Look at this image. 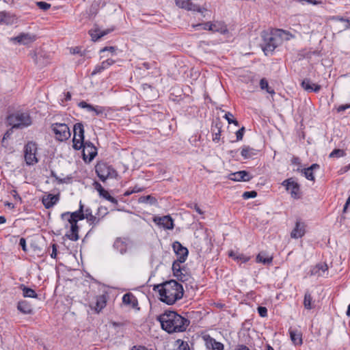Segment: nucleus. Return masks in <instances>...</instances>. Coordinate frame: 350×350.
<instances>
[{
    "mask_svg": "<svg viewBox=\"0 0 350 350\" xmlns=\"http://www.w3.org/2000/svg\"><path fill=\"white\" fill-rule=\"evenodd\" d=\"M139 202L142 203H153L155 202V198L152 197L151 196H142L139 199Z\"/></svg>",
    "mask_w": 350,
    "mask_h": 350,
    "instance_id": "nucleus-45",
    "label": "nucleus"
},
{
    "mask_svg": "<svg viewBox=\"0 0 350 350\" xmlns=\"http://www.w3.org/2000/svg\"><path fill=\"white\" fill-rule=\"evenodd\" d=\"M193 208L198 213H199L200 215L203 214V211L200 208V207L198 206V204H195L193 206Z\"/></svg>",
    "mask_w": 350,
    "mask_h": 350,
    "instance_id": "nucleus-64",
    "label": "nucleus"
},
{
    "mask_svg": "<svg viewBox=\"0 0 350 350\" xmlns=\"http://www.w3.org/2000/svg\"><path fill=\"white\" fill-rule=\"evenodd\" d=\"M345 154V152L342 150L341 149H334L330 154H329V157L330 158H334V157H336V158H340L342 156H344Z\"/></svg>",
    "mask_w": 350,
    "mask_h": 350,
    "instance_id": "nucleus-44",
    "label": "nucleus"
},
{
    "mask_svg": "<svg viewBox=\"0 0 350 350\" xmlns=\"http://www.w3.org/2000/svg\"><path fill=\"white\" fill-rule=\"evenodd\" d=\"M312 297L309 292H306L304 299V305L306 309L310 310L312 306Z\"/></svg>",
    "mask_w": 350,
    "mask_h": 350,
    "instance_id": "nucleus-41",
    "label": "nucleus"
},
{
    "mask_svg": "<svg viewBox=\"0 0 350 350\" xmlns=\"http://www.w3.org/2000/svg\"><path fill=\"white\" fill-rule=\"evenodd\" d=\"M257 196V193L255 191H245L243 193V198L245 200L249 198H256Z\"/></svg>",
    "mask_w": 350,
    "mask_h": 350,
    "instance_id": "nucleus-47",
    "label": "nucleus"
},
{
    "mask_svg": "<svg viewBox=\"0 0 350 350\" xmlns=\"http://www.w3.org/2000/svg\"><path fill=\"white\" fill-rule=\"evenodd\" d=\"M210 25H212V23L211 22H206V23H203V24H198L195 27H202L203 29L210 31V27H209Z\"/></svg>",
    "mask_w": 350,
    "mask_h": 350,
    "instance_id": "nucleus-52",
    "label": "nucleus"
},
{
    "mask_svg": "<svg viewBox=\"0 0 350 350\" xmlns=\"http://www.w3.org/2000/svg\"><path fill=\"white\" fill-rule=\"evenodd\" d=\"M328 269V267L325 263H319L313 267L311 270V275H321L323 273Z\"/></svg>",
    "mask_w": 350,
    "mask_h": 350,
    "instance_id": "nucleus-36",
    "label": "nucleus"
},
{
    "mask_svg": "<svg viewBox=\"0 0 350 350\" xmlns=\"http://www.w3.org/2000/svg\"><path fill=\"white\" fill-rule=\"evenodd\" d=\"M161 328L168 334L183 332L190 324V321L176 312L166 310L157 317Z\"/></svg>",
    "mask_w": 350,
    "mask_h": 350,
    "instance_id": "nucleus-1",
    "label": "nucleus"
},
{
    "mask_svg": "<svg viewBox=\"0 0 350 350\" xmlns=\"http://www.w3.org/2000/svg\"><path fill=\"white\" fill-rule=\"evenodd\" d=\"M289 334L291 340L295 345H301L303 342L302 334L301 332L297 329H289Z\"/></svg>",
    "mask_w": 350,
    "mask_h": 350,
    "instance_id": "nucleus-30",
    "label": "nucleus"
},
{
    "mask_svg": "<svg viewBox=\"0 0 350 350\" xmlns=\"http://www.w3.org/2000/svg\"><path fill=\"white\" fill-rule=\"evenodd\" d=\"M122 302L124 305L136 308L138 306V301L136 297L131 293H127L122 297Z\"/></svg>",
    "mask_w": 350,
    "mask_h": 350,
    "instance_id": "nucleus-24",
    "label": "nucleus"
},
{
    "mask_svg": "<svg viewBox=\"0 0 350 350\" xmlns=\"http://www.w3.org/2000/svg\"><path fill=\"white\" fill-rule=\"evenodd\" d=\"M95 171L99 179L105 182L108 178H114L118 176L116 170L105 162H99L95 166Z\"/></svg>",
    "mask_w": 350,
    "mask_h": 350,
    "instance_id": "nucleus-4",
    "label": "nucleus"
},
{
    "mask_svg": "<svg viewBox=\"0 0 350 350\" xmlns=\"http://www.w3.org/2000/svg\"><path fill=\"white\" fill-rule=\"evenodd\" d=\"M178 350H189L188 344L187 342H182Z\"/></svg>",
    "mask_w": 350,
    "mask_h": 350,
    "instance_id": "nucleus-61",
    "label": "nucleus"
},
{
    "mask_svg": "<svg viewBox=\"0 0 350 350\" xmlns=\"http://www.w3.org/2000/svg\"><path fill=\"white\" fill-rule=\"evenodd\" d=\"M59 200V194L53 195V194H46L42 196V202L44 206L49 209L53 207L55 204L57 203Z\"/></svg>",
    "mask_w": 350,
    "mask_h": 350,
    "instance_id": "nucleus-20",
    "label": "nucleus"
},
{
    "mask_svg": "<svg viewBox=\"0 0 350 350\" xmlns=\"http://www.w3.org/2000/svg\"><path fill=\"white\" fill-rule=\"evenodd\" d=\"M154 222L159 226L165 229L171 230L174 228V221L172 217L169 215L163 217H155L153 219Z\"/></svg>",
    "mask_w": 350,
    "mask_h": 350,
    "instance_id": "nucleus-17",
    "label": "nucleus"
},
{
    "mask_svg": "<svg viewBox=\"0 0 350 350\" xmlns=\"http://www.w3.org/2000/svg\"><path fill=\"white\" fill-rule=\"evenodd\" d=\"M332 20L335 21H340L344 23V29H347L350 28V18H345L338 16L332 17Z\"/></svg>",
    "mask_w": 350,
    "mask_h": 350,
    "instance_id": "nucleus-42",
    "label": "nucleus"
},
{
    "mask_svg": "<svg viewBox=\"0 0 350 350\" xmlns=\"http://www.w3.org/2000/svg\"><path fill=\"white\" fill-rule=\"evenodd\" d=\"M230 256L232 257L234 259L241 261L242 262H246L250 260V257L245 256L244 254H236L233 252H230Z\"/></svg>",
    "mask_w": 350,
    "mask_h": 350,
    "instance_id": "nucleus-43",
    "label": "nucleus"
},
{
    "mask_svg": "<svg viewBox=\"0 0 350 350\" xmlns=\"http://www.w3.org/2000/svg\"><path fill=\"white\" fill-rule=\"evenodd\" d=\"M23 291V295L25 297L36 298L38 297L37 293L32 288L26 287L24 285L21 286Z\"/></svg>",
    "mask_w": 350,
    "mask_h": 350,
    "instance_id": "nucleus-38",
    "label": "nucleus"
},
{
    "mask_svg": "<svg viewBox=\"0 0 350 350\" xmlns=\"http://www.w3.org/2000/svg\"><path fill=\"white\" fill-rule=\"evenodd\" d=\"M115 62H116L115 60H113L111 58H107L106 60H104L103 62H102L100 64L96 65L91 75L92 76H94L98 73L102 72L105 70L109 68Z\"/></svg>",
    "mask_w": 350,
    "mask_h": 350,
    "instance_id": "nucleus-23",
    "label": "nucleus"
},
{
    "mask_svg": "<svg viewBox=\"0 0 350 350\" xmlns=\"http://www.w3.org/2000/svg\"><path fill=\"white\" fill-rule=\"evenodd\" d=\"M83 160L87 162L92 161L96 157L97 152L96 147L90 142H83Z\"/></svg>",
    "mask_w": 350,
    "mask_h": 350,
    "instance_id": "nucleus-11",
    "label": "nucleus"
},
{
    "mask_svg": "<svg viewBox=\"0 0 350 350\" xmlns=\"http://www.w3.org/2000/svg\"><path fill=\"white\" fill-rule=\"evenodd\" d=\"M74 137L72 139L73 148L75 150H80L83 146L84 142V128L81 122L76 123L73 128Z\"/></svg>",
    "mask_w": 350,
    "mask_h": 350,
    "instance_id": "nucleus-8",
    "label": "nucleus"
},
{
    "mask_svg": "<svg viewBox=\"0 0 350 350\" xmlns=\"http://www.w3.org/2000/svg\"><path fill=\"white\" fill-rule=\"evenodd\" d=\"M244 132L245 128L243 126L236 132V137L237 141L241 140L243 139Z\"/></svg>",
    "mask_w": 350,
    "mask_h": 350,
    "instance_id": "nucleus-50",
    "label": "nucleus"
},
{
    "mask_svg": "<svg viewBox=\"0 0 350 350\" xmlns=\"http://www.w3.org/2000/svg\"><path fill=\"white\" fill-rule=\"evenodd\" d=\"M291 163L293 165H297L298 167L296 170V171L299 172L300 167H301V161H300L299 158L297 157H293V158L291 159Z\"/></svg>",
    "mask_w": 350,
    "mask_h": 350,
    "instance_id": "nucleus-48",
    "label": "nucleus"
},
{
    "mask_svg": "<svg viewBox=\"0 0 350 350\" xmlns=\"http://www.w3.org/2000/svg\"><path fill=\"white\" fill-rule=\"evenodd\" d=\"M52 251L50 254V256L52 258H56L57 257V245L55 243L52 244L51 245Z\"/></svg>",
    "mask_w": 350,
    "mask_h": 350,
    "instance_id": "nucleus-54",
    "label": "nucleus"
},
{
    "mask_svg": "<svg viewBox=\"0 0 350 350\" xmlns=\"http://www.w3.org/2000/svg\"><path fill=\"white\" fill-rule=\"evenodd\" d=\"M233 117H234L233 115L230 112H227L224 116V118H226V120L228 121V122L229 124H231L230 120H232V119H234Z\"/></svg>",
    "mask_w": 350,
    "mask_h": 350,
    "instance_id": "nucleus-60",
    "label": "nucleus"
},
{
    "mask_svg": "<svg viewBox=\"0 0 350 350\" xmlns=\"http://www.w3.org/2000/svg\"><path fill=\"white\" fill-rule=\"evenodd\" d=\"M175 3L178 8L188 11L202 12L200 5L193 3L191 0H175Z\"/></svg>",
    "mask_w": 350,
    "mask_h": 350,
    "instance_id": "nucleus-13",
    "label": "nucleus"
},
{
    "mask_svg": "<svg viewBox=\"0 0 350 350\" xmlns=\"http://www.w3.org/2000/svg\"><path fill=\"white\" fill-rule=\"evenodd\" d=\"M7 120L9 125L14 129H23L30 126L32 123L28 113L20 111L10 115Z\"/></svg>",
    "mask_w": 350,
    "mask_h": 350,
    "instance_id": "nucleus-3",
    "label": "nucleus"
},
{
    "mask_svg": "<svg viewBox=\"0 0 350 350\" xmlns=\"http://www.w3.org/2000/svg\"><path fill=\"white\" fill-rule=\"evenodd\" d=\"M260 87L261 90H266L267 92H268L270 94H275L274 90L269 86L268 81L265 78H262L260 79Z\"/></svg>",
    "mask_w": 350,
    "mask_h": 350,
    "instance_id": "nucleus-40",
    "label": "nucleus"
},
{
    "mask_svg": "<svg viewBox=\"0 0 350 350\" xmlns=\"http://www.w3.org/2000/svg\"><path fill=\"white\" fill-rule=\"evenodd\" d=\"M157 289L160 300L167 305H172L180 299L184 293L183 286L175 280H170L155 286L154 290Z\"/></svg>",
    "mask_w": 350,
    "mask_h": 350,
    "instance_id": "nucleus-2",
    "label": "nucleus"
},
{
    "mask_svg": "<svg viewBox=\"0 0 350 350\" xmlns=\"http://www.w3.org/2000/svg\"><path fill=\"white\" fill-rule=\"evenodd\" d=\"M173 249L180 262H185L188 256V250L183 247L178 241L173 243Z\"/></svg>",
    "mask_w": 350,
    "mask_h": 350,
    "instance_id": "nucleus-15",
    "label": "nucleus"
},
{
    "mask_svg": "<svg viewBox=\"0 0 350 350\" xmlns=\"http://www.w3.org/2000/svg\"><path fill=\"white\" fill-rule=\"evenodd\" d=\"M183 262H184L178 261V259L177 258V260H175L172 264V271L174 276L183 282L187 280L189 277L187 275L183 273V272L185 270L182 269L180 264Z\"/></svg>",
    "mask_w": 350,
    "mask_h": 350,
    "instance_id": "nucleus-19",
    "label": "nucleus"
},
{
    "mask_svg": "<svg viewBox=\"0 0 350 350\" xmlns=\"http://www.w3.org/2000/svg\"><path fill=\"white\" fill-rule=\"evenodd\" d=\"M106 200L109 201L114 205H118V200L115 198L112 197L111 195L107 196Z\"/></svg>",
    "mask_w": 350,
    "mask_h": 350,
    "instance_id": "nucleus-57",
    "label": "nucleus"
},
{
    "mask_svg": "<svg viewBox=\"0 0 350 350\" xmlns=\"http://www.w3.org/2000/svg\"><path fill=\"white\" fill-rule=\"evenodd\" d=\"M205 346L208 350H224V346L221 342L216 341V340L209 335L203 337Z\"/></svg>",
    "mask_w": 350,
    "mask_h": 350,
    "instance_id": "nucleus-18",
    "label": "nucleus"
},
{
    "mask_svg": "<svg viewBox=\"0 0 350 350\" xmlns=\"http://www.w3.org/2000/svg\"><path fill=\"white\" fill-rule=\"evenodd\" d=\"M281 185L289 192L292 198L298 200L301 198L300 185L293 178L284 180Z\"/></svg>",
    "mask_w": 350,
    "mask_h": 350,
    "instance_id": "nucleus-6",
    "label": "nucleus"
},
{
    "mask_svg": "<svg viewBox=\"0 0 350 350\" xmlns=\"http://www.w3.org/2000/svg\"><path fill=\"white\" fill-rule=\"evenodd\" d=\"M61 217L64 220H67L68 223H77L79 220L84 219V211L83 205L81 202L79 203V208L78 211L72 213H64L62 214Z\"/></svg>",
    "mask_w": 350,
    "mask_h": 350,
    "instance_id": "nucleus-10",
    "label": "nucleus"
},
{
    "mask_svg": "<svg viewBox=\"0 0 350 350\" xmlns=\"http://www.w3.org/2000/svg\"><path fill=\"white\" fill-rule=\"evenodd\" d=\"M106 200L109 201L114 205H118V200L115 198L112 197L111 195L107 196Z\"/></svg>",
    "mask_w": 350,
    "mask_h": 350,
    "instance_id": "nucleus-58",
    "label": "nucleus"
},
{
    "mask_svg": "<svg viewBox=\"0 0 350 350\" xmlns=\"http://www.w3.org/2000/svg\"><path fill=\"white\" fill-rule=\"evenodd\" d=\"M301 85L302 88L308 92H319L321 89L320 85L312 83L309 79H304Z\"/></svg>",
    "mask_w": 350,
    "mask_h": 350,
    "instance_id": "nucleus-21",
    "label": "nucleus"
},
{
    "mask_svg": "<svg viewBox=\"0 0 350 350\" xmlns=\"http://www.w3.org/2000/svg\"><path fill=\"white\" fill-rule=\"evenodd\" d=\"M51 129L56 139L59 141H65L71 135L69 127L64 123H53L51 125Z\"/></svg>",
    "mask_w": 350,
    "mask_h": 350,
    "instance_id": "nucleus-7",
    "label": "nucleus"
},
{
    "mask_svg": "<svg viewBox=\"0 0 350 350\" xmlns=\"http://www.w3.org/2000/svg\"><path fill=\"white\" fill-rule=\"evenodd\" d=\"M111 31V30H110V29L102 31V30L96 29L94 30H90V34L92 37V40L95 42V41H97L100 38H102L103 36L108 34Z\"/></svg>",
    "mask_w": 350,
    "mask_h": 350,
    "instance_id": "nucleus-35",
    "label": "nucleus"
},
{
    "mask_svg": "<svg viewBox=\"0 0 350 350\" xmlns=\"http://www.w3.org/2000/svg\"><path fill=\"white\" fill-rule=\"evenodd\" d=\"M107 296L100 295L95 297V301L91 303L90 306L96 312L99 313L107 305Z\"/></svg>",
    "mask_w": 350,
    "mask_h": 350,
    "instance_id": "nucleus-16",
    "label": "nucleus"
},
{
    "mask_svg": "<svg viewBox=\"0 0 350 350\" xmlns=\"http://www.w3.org/2000/svg\"><path fill=\"white\" fill-rule=\"evenodd\" d=\"M258 312L260 317H265L267 316V309L263 306H259L258 308Z\"/></svg>",
    "mask_w": 350,
    "mask_h": 350,
    "instance_id": "nucleus-49",
    "label": "nucleus"
},
{
    "mask_svg": "<svg viewBox=\"0 0 350 350\" xmlns=\"http://www.w3.org/2000/svg\"><path fill=\"white\" fill-rule=\"evenodd\" d=\"M78 106L81 109H85L88 111L92 112V116H100L105 113V109L101 106H94L87 103L85 101H81L78 103Z\"/></svg>",
    "mask_w": 350,
    "mask_h": 350,
    "instance_id": "nucleus-14",
    "label": "nucleus"
},
{
    "mask_svg": "<svg viewBox=\"0 0 350 350\" xmlns=\"http://www.w3.org/2000/svg\"><path fill=\"white\" fill-rule=\"evenodd\" d=\"M241 154L244 159H250L256 154V150L249 146H244L241 150Z\"/></svg>",
    "mask_w": 350,
    "mask_h": 350,
    "instance_id": "nucleus-37",
    "label": "nucleus"
},
{
    "mask_svg": "<svg viewBox=\"0 0 350 350\" xmlns=\"http://www.w3.org/2000/svg\"><path fill=\"white\" fill-rule=\"evenodd\" d=\"M36 5L40 9L44 11L48 10L51 6L50 3L44 1H38L36 2Z\"/></svg>",
    "mask_w": 350,
    "mask_h": 350,
    "instance_id": "nucleus-46",
    "label": "nucleus"
},
{
    "mask_svg": "<svg viewBox=\"0 0 350 350\" xmlns=\"http://www.w3.org/2000/svg\"><path fill=\"white\" fill-rule=\"evenodd\" d=\"M262 37V49L267 55L269 53H272L275 50V49L278 45H280V42L277 36H275V33L272 34L267 32H264Z\"/></svg>",
    "mask_w": 350,
    "mask_h": 350,
    "instance_id": "nucleus-5",
    "label": "nucleus"
},
{
    "mask_svg": "<svg viewBox=\"0 0 350 350\" xmlns=\"http://www.w3.org/2000/svg\"><path fill=\"white\" fill-rule=\"evenodd\" d=\"M348 109H350V104L342 105L337 108V111L341 112Z\"/></svg>",
    "mask_w": 350,
    "mask_h": 350,
    "instance_id": "nucleus-56",
    "label": "nucleus"
},
{
    "mask_svg": "<svg viewBox=\"0 0 350 350\" xmlns=\"http://www.w3.org/2000/svg\"><path fill=\"white\" fill-rule=\"evenodd\" d=\"M14 16L5 11L0 12V25H12L14 22Z\"/></svg>",
    "mask_w": 350,
    "mask_h": 350,
    "instance_id": "nucleus-31",
    "label": "nucleus"
},
{
    "mask_svg": "<svg viewBox=\"0 0 350 350\" xmlns=\"http://www.w3.org/2000/svg\"><path fill=\"white\" fill-rule=\"evenodd\" d=\"M305 234V226L304 224L297 221L295 226L291 233L293 239H298L302 237Z\"/></svg>",
    "mask_w": 350,
    "mask_h": 350,
    "instance_id": "nucleus-26",
    "label": "nucleus"
},
{
    "mask_svg": "<svg viewBox=\"0 0 350 350\" xmlns=\"http://www.w3.org/2000/svg\"><path fill=\"white\" fill-rule=\"evenodd\" d=\"M70 224V230L68 233L66 234V236L70 240L72 241H77L79 239V227L77 223H69Z\"/></svg>",
    "mask_w": 350,
    "mask_h": 350,
    "instance_id": "nucleus-33",
    "label": "nucleus"
},
{
    "mask_svg": "<svg viewBox=\"0 0 350 350\" xmlns=\"http://www.w3.org/2000/svg\"><path fill=\"white\" fill-rule=\"evenodd\" d=\"M210 31L213 32H218L221 34H226L228 32L227 26L224 22L215 21L212 23V25L209 26Z\"/></svg>",
    "mask_w": 350,
    "mask_h": 350,
    "instance_id": "nucleus-25",
    "label": "nucleus"
},
{
    "mask_svg": "<svg viewBox=\"0 0 350 350\" xmlns=\"http://www.w3.org/2000/svg\"><path fill=\"white\" fill-rule=\"evenodd\" d=\"M36 40V36L29 33H21L16 37L12 38V42L20 44L27 45L33 42Z\"/></svg>",
    "mask_w": 350,
    "mask_h": 350,
    "instance_id": "nucleus-12",
    "label": "nucleus"
},
{
    "mask_svg": "<svg viewBox=\"0 0 350 350\" xmlns=\"http://www.w3.org/2000/svg\"><path fill=\"white\" fill-rule=\"evenodd\" d=\"M18 310L23 314H31L33 312L32 306L27 301H20L17 306Z\"/></svg>",
    "mask_w": 350,
    "mask_h": 350,
    "instance_id": "nucleus-32",
    "label": "nucleus"
},
{
    "mask_svg": "<svg viewBox=\"0 0 350 350\" xmlns=\"http://www.w3.org/2000/svg\"><path fill=\"white\" fill-rule=\"evenodd\" d=\"M319 165L317 163H314V164L311 165L308 168H304L303 170H300L299 172H301V174H304V176L306 177V178H307L309 180L314 181V176L313 174V171L317 169H319Z\"/></svg>",
    "mask_w": 350,
    "mask_h": 350,
    "instance_id": "nucleus-29",
    "label": "nucleus"
},
{
    "mask_svg": "<svg viewBox=\"0 0 350 350\" xmlns=\"http://www.w3.org/2000/svg\"><path fill=\"white\" fill-rule=\"evenodd\" d=\"M84 219H86L90 225L95 226L100 222V218L93 215L90 208L84 211Z\"/></svg>",
    "mask_w": 350,
    "mask_h": 350,
    "instance_id": "nucleus-34",
    "label": "nucleus"
},
{
    "mask_svg": "<svg viewBox=\"0 0 350 350\" xmlns=\"http://www.w3.org/2000/svg\"><path fill=\"white\" fill-rule=\"evenodd\" d=\"M299 1L301 2L302 4H304V2H307L308 3H310L312 5H319L322 3L321 1L317 0H299Z\"/></svg>",
    "mask_w": 350,
    "mask_h": 350,
    "instance_id": "nucleus-53",
    "label": "nucleus"
},
{
    "mask_svg": "<svg viewBox=\"0 0 350 350\" xmlns=\"http://www.w3.org/2000/svg\"><path fill=\"white\" fill-rule=\"evenodd\" d=\"M229 178L234 181H250L252 176L245 170L239 171L234 173H232L229 176Z\"/></svg>",
    "mask_w": 350,
    "mask_h": 350,
    "instance_id": "nucleus-22",
    "label": "nucleus"
},
{
    "mask_svg": "<svg viewBox=\"0 0 350 350\" xmlns=\"http://www.w3.org/2000/svg\"><path fill=\"white\" fill-rule=\"evenodd\" d=\"M19 245L21 246L23 251L27 250L26 247V241L24 238H21L19 241Z\"/></svg>",
    "mask_w": 350,
    "mask_h": 350,
    "instance_id": "nucleus-59",
    "label": "nucleus"
},
{
    "mask_svg": "<svg viewBox=\"0 0 350 350\" xmlns=\"http://www.w3.org/2000/svg\"><path fill=\"white\" fill-rule=\"evenodd\" d=\"M94 187L99 194L104 192L105 189L99 183L95 182Z\"/></svg>",
    "mask_w": 350,
    "mask_h": 350,
    "instance_id": "nucleus-55",
    "label": "nucleus"
},
{
    "mask_svg": "<svg viewBox=\"0 0 350 350\" xmlns=\"http://www.w3.org/2000/svg\"><path fill=\"white\" fill-rule=\"evenodd\" d=\"M142 189H138V190H127L126 191H125V192H124V196H129L131 195L132 193H137V192L142 191Z\"/></svg>",
    "mask_w": 350,
    "mask_h": 350,
    "instance_id": "nucleus-62",
    "label": "nucleus"
},
{
    "mask_svg": "<svg viewBox=\"0 0 350 350\" xmlns=\"http://www.w3.org/2000/svg\"><path fill=\"white\" fill-rule=\"evenodd\" d=\"M37 145L36 143L29 142L25 146V160L28 165H33L38 162L36 157Z\"/></svg>",
    "mask_w": 350,
    "mask_h": 350,
    "instance_id": "nucleus-9",
    "label": "nucleus"
},
{
    "mask_svg": "<svg viewBox=\"0 0 350 350\" xmlns=\"http://www.w3.org/2000/svg\"><path fill=\"white\" fill-rule=\"evenodd\" d=\"M275 35L278 38L280 44L283 40L288 41L294 38V36L291 32L281 29H276Z\"/></svg>",
    "mask_w": 350,
    "mask_h": 350,
    "instance_id": "nucleus-28",
    "label": "nucleus"
},
{
    "mask_svg": "<svg viewBox=\"0 0 350 350\" xmlns=\"http://www.w3.org/2000/svg\"><path fill=\"white\" fill-rule=\"evenodd\" d=\"M113 247L118 252H119L121 254H124L126 252L128 248L127 241L121 238H118L116 239L113 243Z\"/></svg>",
    "mask_w": 350,
    "mask_h": 350,
    "instance_id": "nucleus-27",
    "label": "nucleus"
},
{
    "mask_svg": "<svg viewBox=\"0 0 350 350\" xmlns=\"http://www.w3.org/2000/svg\"><path fill=\"white\" fill-rule=\"evenodd\" d=\"M273 258L268 256L264 252H260L256 256V262H262L263 264H269L272 262Z\"/></svg>",
    "mask_w": 350,
    "mask_h": 350,
    "instance_id": "nucleus-39",
    "label": "nucleus"
},
{
    "mask_svg": "<svg viewBox=\"0 0 350 350\" xmlns=\"http://www.w3.org/2000/svg\"><path fill=\"white\" fill-rule=\"evenodd\" d=\"M350 204V196L348 198V199L347 200V202L344 206V208H343V212L345 213L347 212V209L349 206V205Z\"/></svg>",
    "mask_w": 350,
    "mask_h": 350,
    "instance_id": "nucleus-63",
    "label": "nucleus"
},
{
    "mask_svg": "<svg viewBox=\"0 0 350 350\" xmlns=\"http://www.w3.org/2000/svg\"><path fill=\"white\" fill-rule=\"evenodd\" d=\"M116 49L114 46H106V47H104L102 49H100V53H105L106 51H109L113 54L116 52Z\"/></svg>",
    "mask_w": 350,
    "mask_h": 350,
    "instance_id": "nucleus-51",
    "label": "nucleus"
}]
</instances>
